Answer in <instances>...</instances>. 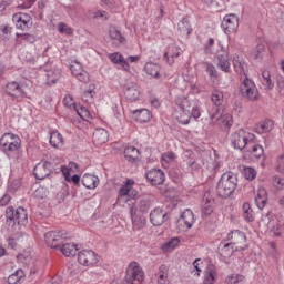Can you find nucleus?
I'll list each match as a JSON object with an SVG mask.
<instances>
[{"instance_id":"obj_1","label":"nucleus","mask_w":284,"mask_h":284,"mask_svg":"<svg viewBox=\"0 0 284 284\" xmlns=\"http://www.w3.org/2000/svg\"><path fill=\"white\" fill-rule=\"evenodd\" d=\"M237 185L236 175L232 171L225 172L216 184V194L220 199H230L236 191Z\"/></svg>"},{"instance_id":"obj_2","label":"nucleus","mask_w":284,"mask_h":284,"mask_svg":"<svg viewBox=\"0 0 284 284\" xmlns=\"http://www.w3.org/2000/svg\"><path fill=\"white\" fill-rule=\"evenodd\" d=\"M0 148L9 159H19L21 138L14 133H4L0 139Z\"/></svg>"},{"instance_id":"obj_3","label":"nucleus","mask_w":284,"mask_h":284,"mask_svg":"<svg viewBox=\"0 0 284 284\" xmlns=\"http://www.w3.org/2000/svg\"><path fill=\"white\" fill-rule=\"evenodd\" d=\"M256 135H254V133L245 131V129H237L230 135V142L232 148H234V150H240V152H245L247 146L251 143H254Z\"/></svg>"},{"instance_id":"obj_4","label":"nucleus","mask_w":284,"mask_h":284,"mask_svg":"<svg viewBox=\"0 0 284 284\" xmlns=\"http://www.w3.org/2000/svg\"><path fill=\"white\" fill-rule=\"evenodd\" d=\"M145 281V272L139 262H131L126 268V273L122 284H141Z\"/></svg>"},{"instance_id":"obj_5","label":"nucleus","mask_w":284,"mask_h":284,"mask_svg":"<svg viewBox=\"0 0 284 284\" xmlns=\"http://www.w3.org/2000/svg\"><path fill=\"white\" fill-rule=\"evenodd\" d=\"M7 224L14 227V225H28V211L21 206L17 210L13 206H8L6 210Z\"/></svg>"},{"instance_id":"obj_6","label":"nucleus","mask_w":284,"mask_h":284,"mask_svg":"<svg viewBox=\"0 0 284 284\" xmlns=\"http://www.w3.org/2000/svg\"><path fill=\"white\" fill-rule=\"evenodd\" d=\"M240 94L241 97H243V99H246L247 101H258L261 97L256 84L250 78H244L243 80H241Z\"/></svg>"},{"instance_id":"obj_7","label":"nucleus","mask_w":284,"mask_h":284,"mask_svg":"<svg viewBox=\"0 0 284 284\" xmlns=\"http://www.w3.org/2000/svg\"><path fill=\"white\" fill-rule=\"evenodd\" d=\"M211 101L213 103V108L210 111V120L212 123H216L219 119H221V105H223V92L219 90H214L211 94Z\"/></svg>"},{"instance_id":"obj_8","label":"nucleus","mask_w":284,"mask_h":284,"mask_svg":"<svg viewBox=\"0 0 284 284\" xmlns=\"http://www.w3.org/2000/svg\"><path fill=\"white\" fill-rule=\"evenodd\" d=\"M64 239H68V236L63 231H50L44 234L45 243L49 247H52V250L61 248Z\"/></svg>"},{"instance_id":"obj_9","label":"nucleus","mask_w":284,"mask_h":284,"mask_svg":"<svg viewBox=\"0 0 284 284\" xmlns=\"http://www.w3.org/2000/svg\"><path fill=\"white\" fill-rule=\"evenodd\" d=\"M12 22L14 23L17 30L22 32H28L32 28V16L26 12H18L12 16Z\"/></svg>"},{"instance_id":"obj_10","label":"nucleus","mask_w":284,"mask_h":284,"mask_svg":"<svg viewBox=\"0 0 284 284\" xmlns=\"http://www.w3.org/2000/svg\"><path fill=\"white\" fill-rule=\"evenodd\" d=\"M193 225L194 212H192L190 209H186L181 213L179 220L176 221V229L180 230V232H185L187 230H192Z\"/></svg>"},{"instance_id":"obj_11","label":"nucleus","mask_w":284,"mask_h":284,"mask_svg":"<svg viewBox=\"0 0 284 284\" xmlns=\"http://www.w3.org/2000/svg\"><path fill=\"white\" fill-rule=\"evenodd\" d=\"M4 94L11 97V99H21L26 97V89H23V83L19 81H10L4 85Z\"/></svg>"},{"instance_id":"obj_12","label":"nucleus","mask_w":284,"mask_h":284,"mask_svg":"<svg viewBox=\"0 0 284 284\" xmlns=\"http://www.w3.org/2000/svg\"><path fill=\"white\" fill-rule=\"evenodd\" d=\"M78 262L80 265L92 267L99 263V255L92 250H82L78 252Z\"/></svg>"},{"instance_id":"obj_13","label":"nucleus","mask_w":284,"mask_h":284,"mask_svg":"<svg viewBox=\"0 0 284 284\" xmlns=\"http://www.w3.org/2000/svg\"><path fill=\"white\" fill-rule=\"evenodd\" d=\"M130 215L134 232H139L146 227L148 219H145V215H143V213H138V209L135 206L130 207Z\"/></svg>"},{"instance_id":"obj_14","label":"nucleus","mask_w":284,"mask_h":284,"mask_svg":"<svg viewBox=\"0 0 284 284\" xmlns=\"http://www.w3.org/2000/svg\"><path fill=\"white\" fill-rule=\"evenodd\" d=\"M123 92L126 101L134 103V101H139L141 97V87L136 82H126L123 85Z\"/></svg>"},{"instance_id":"obj_15","label":"nucleus","mask_w":284,"mask_h":284,"mask_svg":"<svg viewBox=\"0 0 284 284\" xmlns=\"http://www.w3.org/2000/svg\"><path fill=\"white\" fill-rule=\"evenodd\" d=\"M52 170H54V166L51 162H40L33 169V176L38 181H43V179H48L49 174H52Z\"/></svg>"},{"instance_id":"obj_16","label":"nucleus","mask_w":284,"mask_h":284,"mask_svg":"<svg viewBox=\"0 0 284 284\" xmlns=\"http://www.w3.org/2000/svg\"><path fill=\"white\" fill-rule=\"evenodd\" d=\"M202 217L207 219L214 212V195L210 191H205L202 197Z\"/></svg>"},{"instance_id":"obj_17","label":"nucleus","mask_w":284,"mask_h":284,"mask_svg":"<svg viewBox=\"0 0 284 284\" xmlns=\"http://www.w3.org/2000/svg\"><path fill=\"white\" fill-rule=\"evenodd\" d=\"M225 34H232L239 30V16L234 13L226 14L221 23Z\"/></svg>"},{"instance_id":"obj_18","label":"nucleus","mask_w":284,"mask_h":284,"mask_svg":"<svg viewBox=\"0 0 284 284\" xmlns=\"http://www.w3.org/2000/svg\"><path fill=\"white\" fill-rule=\"evenodd\" d=\"M227 240L231 241V244H233V246L242 247L241 252L247 250V244H245L247 243V236H245V233L239 230L232 231L231 233H229Z\"/></svg>"},{"instance_id":"obj_19","label":"nucleus","mask_w":284,"mask_h":284,"mask_svg":"<svg viewBox=\"0 0 284 284\" xmlns=\"http://www.w3.org/2000/svg\"><path fill=\"white\" fill-rule=\"evenodd\" d=\"M146 181L153 185H163L165 183V173L161 169H151L145 173Z\"/></svg>"},{"instance_id":"obj_20","label":"nucleus","mask_w":284,"mask_h":284,"mask_svg":"<svg viewBox=\"0 0 284 284\" xmlns=\"http://www.w3.org/2000/svg\"><path fill=\"white\" fill-rule=\"evenodd\" d=\"M71 74L81 81V83H88L90 81V74L88 71L83 70V65L79 63V61H74L73 64L70 65Z\"/></svg>"},{"instance_id":"obj_21","label":"nucleus","mask_w":284,"mask_h":284,"mask_svg":"<svg viewBox=\"0 0 284 284\" xmlns=\"http://www.w3.org/2000/svg\"><path fill=\"white\" fill-rule=\"evenodd\" d=\"M217 59V68L225 72L226 74H230L232 72V65L230 64V53L225 50H221L216 53Z\"/></svg>"},{"instance_id":"obj_22","label":"nucleus","mask_w":284,"mask_h":284,"mask_svg":"<svg viewBox=\"0 0 284 284\" xmlns=\"http://www.w3.org/2000/svg\"><path fill=\"white\" fill-rule=\"evenodd\" d=\"M168 219H170L168 213L161 207H155L150 213V222L152 225H154V227H160V225H163Z\"/></svg>"},{"instance_id":"obj_23","label":"nucleus","mask_w":284,"mask_h":284,"mask_svg":"<svg viewBox=\"0 0 284 284\" xmlns=\"http://www.w3.org/2000/svg\"><path fill=\"white\" fill-rule=\"evenodd\" d=\"M241 250H243V247L234 246L232 242H221L217 247V252L222 258H230V256H233L234 252H241Z\"/></svg>"},{"instance_id":"obj_24","label":"nucleus","mask_w":284,"mask_h":284,"mask_svg":"<svg viewBox=\"0 0 284 284\" xmlns=\"http://www.w3.org/2000/svg\"><path fill=\"white\" fill-rule=\"evenodd\" d=\"M233 68L236 72V74L240 75V81H243V79L247 78V64L245 63V60H243L241 57L233 58Z\"/></svg>"},{"instance_id":"obj_25","label":"nucleus","mask_w":284,"mask_h":284,"mask_svg":"<svg viewBox=\"0 0 284 284\" xmlns=\"http://www.w3.org/2000/svg\"><path fill=\"white\" fill-rule=\"evenodd\" d=\"M131 207H136L139 214H145L152 207V200L150 196H142L135 200V204L132 203Z\"/></svg>"},{"instance_id":"obj_26","label":"nucleus","mask_w":284,"mask_h":284,"mask_svg":"<svg viewBox=\"0 0 284 284\" xmlns=\"http://www.w3.org/2000/svg\"><path fill=\"white\" fill-rule=\"evenodd\" d=\"M108 139H110V134L105 129H97L93 132L92 142L97 146H101L104 145V143H108Z\"/></svg>"},{"instance_id":"obj_27","label":"nucleus","mask_w":284,"mask_h":284,"mask_svg":"<svg viewBox=\"0 0 284 284\" xmlns=\"http://www.w3.org/2000/svg\"><path fill=\"white\" fill-rule=\"evenodd\" d=\"M109 59L111 63H114V65H121L122 70H124L125 72H130V63L128 62V60H125L123 54L119 52L110 53Z\"/></svg>"},{"instance_id":"obj_28","label":"nucleus","mask_w":284,"mask_h":284,"mask_svg":"<svg viewBox=\"0 0 284 284\" xmlns=\"http://www.w3.org/2000/svg\"><path fill=\"white\" fill-rule=\"evenodd\" d=\"M81 183L87 187V190H97V186L99 185V178L97 175L85 173L81 179Z\"/></svg>"},{"instance_id":"obj_29","label":"nucleus","mask_w":284,"mask_h":284,"mask_svg":"<svg viewBox=\"0 0 284 284\" xmlns=\"http://www.w3.org/2000/svg\"><path fill=\"white\" fill-rule=\"evenodd\" d=\"M109 37L111 41H113V45H121L126 41L123 33H121V30L116 29V27H110Z\"/></svg>"},{"instance_id":"obj_30","label":"nucleus","mask_w":284,"mask_h":284,"mask_svg":"<svg viewBox=\"0 0 284 284\" xmlns=\"http://www.w3.org/2000/svg\"><path fill=\"white\" fill-rule=\"evenodd\" d=\"M144 72L148 77H152L153 79H161V65L154 62H146L144 65Z\"/></svg>"},{"instance_id":"obj_31","label":"nucleus","mask_w":284,"mask_h":284,"mask_svg":"<svg viewBox=\"0 0 284 284\" xmlns=\"http://www.w3.org/2000/svg\"><path fill=\"white\" fill-rule=\"evenodd\" d=\"M139 156H141V152L135 146H126L124 149V159H126L129 163H136Z\"/></svg>"},{"instance_id":"obj_32","label":"nucleus","mask_w":284,"mask_h":284,"mask_svg":"<svg viewBox=\"0 0 284 284\" xmlns=\"http://www.w3.org/2000/svg\"><path fill=\"white\" fill-rule=\"evenodd\" d=\"M133 116L138 123H148L152 119V113L148 109H140L133 111Z\"/></svg>"},{"instance_id":"obj_33","label":"nucleus","mask_w":284,"mask_h":284,"mask_svg":"<svg viewBox=\"0 0 284 284\" xmlns=\"http://www.w3.org/2000/svg\"><path fill=\"white\" fill-rule=\"evenodd\" d=\"M174 116L178 123H181V125H189L190 119H192V112L179 110L175 108Z\"/></svg>"},{"instance_id":"obj_34","label":"nucleus","mask_w":284,"mask_h":284,"mask_svg":"<svg viewBox=\"0 0 284 284\" xmlns=\"http://www.w3.org/2000/svg\"><path fill=\"white\" fill-rule=\"evenodd\" d=\"M274 130V121L264 120L255 125V132L257 134H267V132H272Z\"/></svg>"},{"instance_id":"obj_35","label":"nucleus","mask_w":284,"mask_h":284,"mask_svg":"<svg viewBox=\"0 0 284 284\" xmlns=\"http://www.w3.org/2000/svg\"><path fill=\"white\" fill-rule=\"evenodd\" d=\"M255 204L257 205L258 210H264L265 205H267V190L258 189L257 194L255 196Z\"/></svg>"},{"instance_id":"obj_36","label":"nucleus","mask_w":284,"mask_h":284,"mask_svg":"<svg viewBox=\"0 0 284 284\" xmlns=\"http://www.w3.org/2000/svg\"><path fill=\"white\" fill-rule=\"evenodd\" d=\"M178 30L182 37H190L192 34V26H190V20L187 19H182L178 23Z\"/></svg>"},{"instance_id":"obj_37","label":"nucleus","mask_w":284,"mask_h":284,"mask_svg":"<svg viewBox=\"0 0 284 284\" xmlns=\"http://www.w3.org/2000/svg\"><path fill=\"white\" fill-rule=\"evenodd\" d=\"M47 77V85H54L59 79H61V70L54 69V70H49L45 73Z\"/></svg>"},{"instance_id":"obj_38","label":"nucleus","mask_w":284,"mask_h":284,"mask_svg":"<svg viewBox=\"0 0 284 284\" xmlns=\"http://www.w3.org/2000/svg\"><path fill=\"white\" fill-rule=\"evenodd\" d=\"M204 284H214L216 283V267L214 265L207 266V270L205 271Z\"/></svg>"},{"instance_id":"obj_39","label":"nucleus","mask_w":284,"mask_h":284,"mask_svg":"<svg viewBox=\"0 0 284 284\" xmlns=\"http://www.w3.org/2000/svg\"><path fill=\"white\" fill-rule=\"evenodd\" d=\"M196 104L194 100H190L187 98H184L181 101L176 102V106L179 110H182L184 112H192V108Z\"/></svg>"},{"instance_id":"obj_40","label":"nucleus","mask_w":284,"mask_h":284,"mask_svg":"<svg viewBox=\"0 0 284 284\" xmlns=\"http://www.w3.org/2000/svg\"><path fill=\"white\" fill-rule=\"evenodd\" d=\"M168 272H169V268L165 266V264H162L159 267V271L155 274V276L158 278V284H169L170 283V281L168 280Z\"/></svg>"},{"instance_id":"obj_41","label":"nucleus","mask_w":284,"mask_h":284,"mask_svg":"<svg viewBox=\"0 0 284 284\" xmlns=\"http://www.w3.org/2000/svg\"><path fill=\"white\" fill-rule=\"evenodd\" d=\"M49 143L52 148H61L63 145V135L58 131L51 132Z\"/></svg>"},{"instance_id":"obj_42","label":"nucleus","mask_w":284,"mask_h":284,"mask_svg":"<svg viewBox=\"0 0 284 284\" xmlns=\"http://www.w3.org/2000/svg\"><path fill=\"white\" fill-rule=\"evenodd\" d=\"M244 152H248V154H252V156H254V159H261V156H263V154H265V150L263 149V145L261 144H253L252 148L248 149V146H246Z\"/></svg>"},{"instance_id":"obj_43","label":"nucleus","mask_w":284,"mask_h":284,"mask_svg":"<svg viewBox=\"0 0 284 284\" xmlns=\"http://www.w3.org/2000/svg\"><path fill=\"white\" fill-rule=\"evenodd\" d=\"M60 250L64 256H77V252H79L77 245L70 243L63 244Z\"/></svg>"},{"instance_id":"obj_44","label":"nucleus","mask_w":284,"mask_h":284,"mask_svg":"<svg viewBox=\"0 0 284 284\" xmlns=\"http://www.w3.org/2000/svg\"><path fill=\"white\" fill-rule=\"evenodd\" d=\"M242 210L245 221H247L248 223H254V211L252 210L250 203L245 202L242 206Z\"/></svg>"},{"instance_id":"obj_45","label":"nucleus","mask_w":284,"mask_h":284,"mask_svg":"<svg viewBox=\"0 0 284 284\" xmlns=\"http://www.w3.org/2000/svg\"><path fill=\"white\" fill-rule=\"evenodd\" d=\"M23 276H26V274L23 273V270L19 268L14 273L9 275L7 282L9 284H19L21 283V280L23 278Z\"/></svg>"},{"instance_id":"obj_46","label":"nucleus","mask_w":284,"mask_h":284,"mask_svg":"<svg viewBox=\"0 0 284 284\" xmlns=\"http://www.w3.org/2000/svg\"><path fill=\"white\" fill-rule=\"evenodd\" d=\"M263 85L266 87V90H274V82L272 81V74L270 71H262Z\"/></svg>"},{"instance_id":"obj_47","label":"nucleus","mask_w":284,"mask_h":284,"mask_svg":"<svg viewBox=\"0 0 284 284\" xmlns=\"http://www.w3.org/2000/svg\"><path fill=\"white\" fill-rule=\"evenodd\" d=\"M160 192L166 199H176V189L174 186H162Z\"/></svg>"},{"instance_id":"obj_48","label":"nucleus","mask_w":284,"mask_h":284,"mask_svg":"<svg viewBox=\"0 0 284 284\" xmlns=\"http://www.w3.org/2000/svg\"><path fill=\"white\" fill-rule=\"evenodd\" d=\"M16 37L24 41V43L32 44L37 42V36L32 33H16Z\"/></svg>"},{"instance_id":"obj_49","label":"nucleus","mask_w":284,"mask_h":284,"mask_svg":"<svg viewBox=\"0 0 284 284\" xmlns=\"http://www.w3.org/2000/svg\"><path fill=\"white\" fill-rule=\"evenodd\" d=\"M244 179H246L247 181H254V179H256V169L252 168V166H245L243 169L242 172Z\"/></svg>"},{"instance_id":"obj_50","label":"nucleus","mask_w":284,"mask_h":284,"mask_svg":"<svg viewBox=\"0 0 284 284\" xmlns=\"http://www.w3.org/2000/svg\"><path fill=\"white\" fill-rule=\"evenodd\" d=\"M58 32H60V34H67V37H72V34H74V29L64 22H60L58 23Z\"/></svg>"},{"instance_id":"obj_51","label":"nucleus","mask_w":284,"mask_h":284,"mask_svg":"<svg viewBox=\"0 0 284 284\" xmlns=\"http://www.w3.org/2000/svg\"><path fill=\"white\" fill-rule=\"evenodd\" d=\"M179 243H181V240L179 237H172L171 240H169V242L162 245V251L170 252V250H174V247H176Z\"/></svg>"},{"instance_id":"obj_52","label":"nucleus","mask_w":284,"mask_h":284,"mask_svg":"<svg viewBox=\"0 0 284 284\" xmlns=\"http://www.w3.org/2000/svg\"><path fill=\"white\" fill-rule=\"evenodd\" d=\"M245 281V276L241 274H231L225 278L226 284H239L243 283Z\"/></svg>"},{"instance_id":"obj_53","label":"nucleus","mask_w":284,"mask_h":284,"mask_svg":"<svg viewBox=\"0 0 284 284\" xmlns=\"http://www.w3.org/2000/svg\"><path fill=\"white\" fill-rule=\"evenodd\" d=\"M206 69L205 72L210 75L211 79H219V71H216V67L210 62H205Z\"/></svg>"},{"instance_id":"obj_54","label":"nucleus","mask_w":284,"mask_h":284,"mask_svg":"<svg viewBox=\"0 0 284 284\" xmlns=\"http://www.w3.org/2000/svg\"><path fill=\"white\" fill-rule=\"evenodd\" d=\"M272 183L277 190H284V179H281V176L278 175L273 176Z\"/></svg>"},{"instance_id":"obj_55","label":"nucleus","mask_w":284,"mask_h":284,"mask_svg":"<svg viewBox=\"0 0 284 284\" xmlns=\"http://www.w3.org/2000/svg\"><path fill=\"white\" fill-rule=\"evenodd\" d=\"M219 121H222L223 125H225V128H231L232 124L234 123L232 121V115H223V112L221 111V118L219 119Z\"/></svg>"},{"instance_id":"obj_56","label":"nucleus","mask_w":284,"mask_h":284,"mask_svg":"<svg viewBox=\"0 0 284 284\" xmlns=\"http://www.w3.org/2000/svg\"><path fill=\"white\" fill-rule=\"evenodd\" d=\"M77 110V114L80 115V118L83 119V121H88V118L90 116V111L85 109V106H80V109H77V105H74Z\"/></svg>"},{"instance_id":"obj_57","label":"nucleus","mask_w":284,"mask_h":284,"mask_svg":"<svg viewBox=\"0 0 284 284\" xmlns=\"http://www.w3.org/2000/svg\"><path fill=\"white\" fill-rule=\"evenodd\" d=\"M176 159V154L174 152H165L162 154V161H165V163H172Z\"/></svg>"},{"instance_id":"obj_58","label":"nucleus","mask_w":284,"mask_h":284,"mask_svg":"<svg viewBox=\"0 0 284 284\" xmlns=\"http://www.w3.org/2000/svg\"><path fill=\"white\" fill-rule=\"evenodd\" d=\"M1 33L3 34L4 39H10L12 34V27L10 26H2L0 27Z\"/></svg>"},{"instance_id":"obj_59","label":"nucleus","mask_w":284,"mask_h":284,"mask_svg":"<svg viewBox=\"0 0 284 284\" xmlns=\"http://www.w3.org/2000/svg\"><path fill=\"white\" fill-rule=\"evenodd\" d=\"M214 45V38H210L207 43L204 45V52L205 54L212 53V47Z\"/></svg>"},{"instance_id":"obj_60","label":"nucleus","mask_w":284,"mask_h":284,"mask_svg":"<svg viewBox=\"0 0 284 284\" xmlns=\"http://www.w3.org/2000/svg\"><path fill=\"white\" fill-rule=\"evenodd\" d=\"M93 94H94V89H89L84 91L82 95V101H88L89 99H93L94 98Z\"/></svg>"},{"instance_id":"obj_61","label":"nucleus","mask_w":284,"mask_h":284,"mask_svg":"<svg viewBox=\"0 0 284 284\" xmlns=\"http://www.w3.org/2000/svg\"><path fill=\"white\" fill-rule=\"evenodd\" d=\"M191 116H193V119L201 118V111L199 110V105L193 104V108L191 109Z\"/></svg>"},{"instance_id":"obj_62","label":"nucleus","mask_w":284,"mask_h":284,"mask_svg":"<svg viewBox=\"0 0 284 284\" xmlns=\"http://www.w3.org/2000/svg\"><path fill=\"white\" fill-rule=\"evenodd\" d=\"M272 232H273L274 236H282L283 226L281 224H276L275 226H273Z\"/></svg>"},{"instance_id":"obj_63","label":"nucleus","mask_w":284,"mask_h":284,"mask_svg":"<svg viewBox=\"0 0 284 284\" xmlns=\"http://www.w3.org/2000/svg\"><path fill=\"white\" fill-rule=\"evenodd\" d=\"M61 172L64 176V180L70 183L71 176H70V168L61 166Z\"/></svg>"},{"instance_id":"obj_64","label":"nucleus","mask_w":284,"mask_h":284,"mask_svg":"<svg viewBox=\"0 0 284 284\" xmlns=\"http://www.w3.org/2000/svg\"><path fill=\"white\" fill-rule=\"evenodd\" d=\"M276 81H277V88L278 90H284V78L283 75H278L276 78Z\"/></svg>"}]
</instances>
